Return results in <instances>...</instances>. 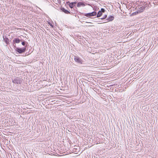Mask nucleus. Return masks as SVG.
Wrapping results in <instances>:
<instances>
[{
	"instance_id": "1",
	"label": "nucleus",
	"mask_w": 158,
	"mask_h": 158,
	"mask_svg": "<svg viewBox=\"0 0 158 158\" xmlns=\"http://www.w3.org/2000/svg\"><path fill=\"white\" fill-rule=\"evenodd\" d=\"M26 50V48H16L15 50L19 53H22L23 52H24Z\"/></svg>"
},
{
	"instance_id": "2",
	"label": "nucleus",
	"mask_w": 158,
	"mask_h": 158,
	"mask_svg": "<svg viewBox=\"0 0 158 158\" xmlns=\"http://www.w3.org/2000/svg\"><path fill=\"white\" fill-rule=\"evenodd\" d=\"M22 79H20L18 78L14 79L12 81L13 83L17 84H20L22 82Z\"/></svg>"
},
{
	"instance_id": "3",
	"label": "nucleus",
	"mask_w": 158,
	"mask_h": 158,
	"mask_svg": "<svg viewBox=\"0 0 158 158\" xmlns=\"http://www.w3.org/2000/svg\"><path fill=\"white\" fill-rule=\"evenodd\" d=\"M97 15V13L96 12L94 11L92 12L85 14L84 15L86 17H90L93 16H96Z\"/></svg>"
},
{
	"instance_id": "4",
	"label": "nucleus",
	"mask_w": 158,
	"mask_h": 158,
	"mask_svg": "<svg viewBox=\"0 0 158 158\" xmlns=\"http://www.w3.org/2000/svg\"><path fill=\"white\" fill-rule=\"evenodd\" d=\"M105 11V10L104 9L102 8L101 10L100 11H99L97 15V17H100L102 15V12H104Z\"/></svg>"
},
{
	"instance_id": "5",
	"label": "nucleus",
	"mask_w": 158,
	"mask_h": 158,
	"mask_svg": "<svg viewBox=\"0 0 158 158\" xmlns=\"http://www.w3.org/2000/svg\"><path fill=\"white\" fill-rule=\"evenodd\" d=\"M138 8L139 9L137 10V11L139 13L142 12L144 10V7L143 6H138Z\"/></svg>"
},
{
	"instance_id": "6",
	"label": "nucleus",
	"mask_w": 158,
	"mask_h": 158,
	"mask_svg": "<svg viewBox=\"0 0 158 158\" xmlns=\"http://www.w3.org/2000/svg\"><path fill=\"white\" fill-rule=\"evenodd\" d=\"M74 60L76 62L82 64V60L79 57L77 56H75L74 57Z\"/></svg>"
},
{
	"instance_id": "7",
	"label": "nucleus",
	"mask_w": 158,
	"mask_h": 158,
	"mask_svg": "<svg viewBox=\"0 0 158 158\" xmlns=\"http://www.w3.org/2000/svg\"><path fill=\"white\" fill-rule=\"evenodd\" d=\"M77 2H72L70 3L69 2H67V3L68 4L69 6V7L71 8H73L74 5L76 4Z\"/></svg>"
},
{
	"instance_id": "8",
	"label": "nucleus",
	"mask_w": 158,
	"mask_h": 158,
	"mask_svg": "<svg viewBox=\"0 0 158 158\" xmlns=\"http://www.w3.org/2000/svg\"><path fill=\"white\" fill-rule=\"evenodd\" d=\"M85 6V4L84 3L81 2H79L77 4V6L78 7H80L81 6Z\"/></svg>"
},
{
	"instance_id": "9",
	"label": "nucleus",
	"mask_w": 158,
	"mask_h": 158,
	"mask_svg": "<svg viewBox=\"0 0 158 158\" xmlns=\"http://www.w3.org/2000/svg\"><path fill=\"white\" fill-rule=\"evenodd\" d=\"M114 18L113 16H110L108 17L106 20L107 21L106 22L112 21Z\"/></svg>"
},
{
	"instance_id": "10",
	"label": "nucleus",
	"mask_w": 158,
	"mask_h": 158,
	"mask_svg": "<svg viewBox=\"0 0 158 158\" xmlns=\"http://www.w3.org/2000/svg\"><path fill=\"white\" fill-rule=\"evenodd\" d=\"M61 10L65 14H69L70 13L69 11H68L67 10H66L63 7H62L61 8Z\"/></svg>"
},
{
	"instance_id": "11",
	"label": "nucleus",
	"mask_w": 158,
	"mask_h": 158,
	"mask_svg": "<svg viewBox=\"0 0 158 158\" xmlns=\"http://www.w3.org/2000/svg\"><path fill=\"white\" fill-rule=\"evenodd\" d=\"M13 42L16 43H19L20 42V40L18 38L15 39L13 40Z\"/></svg>"
},
{
	"instance_id": "12",
	"label": "nucleus",
	"mask_w": 158,
	"mask_h": 158,
	"mask_svg": "<svg viewBox=\"0 0 158 158\" xmlns=\"http://www.w3.org/2000/svg\"><path fill=\"white\" fill-rule=\"evenodd\" d=\"M138 13H138V12L137 11L136 12H134V13H133L132 14V15H137V14H138Z\"/></svg>"
},
{
	"instance_id": "13",
	"label": "nucleus",
	"mask_w": 158,
	"mask_h": 158,
	"mask_svg": "<svg viewBox=\"0 0 158 158\" xmlns=\"http://www.w3.org/2000/svg\"><path fill=\"white\" fill-rule=\"evenodd\" d=\"M106 17H107V15H105L103 16V17L102 18H101V19H104Z\"/></svg>"
},
{
	"instance_id": "14",
	"label": "nucleus",
	"mask_w": 158,
	"mask_h": 158,
	"mask_svg": "<svg viewBox=\"0 0 158 158\" xmlns=\"http://www.w3.org/2000/svg\"><path fill=\"white\" fill-rule=\"evenodd\" d=\"M48 24L52 27H53V26L51 23H48Z\"/></svg>"
},
{
	"instance_id": "15",
	"label": "nucleus",
	"mask_w": 158,
	"mask_h": 158,
	"mask_svg": "<svg viewBox=\"0 0 158 158\" xmlns=\"http://www.w3.org/2000/svg\"><path fill=\"white\" fill-rule=\"evenodd\" d=\"M22 44L23 45H25V42H23L22 43Z\"/></svg>"
},
{
	"instance_id": "16",
	"label": "nucleus",
	"mask_w": 158,
	"mask_h": 158,
	"mask_svg": "<svg viewBox=\"0 0 158 158\" xmlns=\"http://www.w3.org/2000/svg\"><path fill=\"white\" fill-rule=\"evenodd\" d=\"M89 26L94 27V26L93 25H92Z\"/></svg>"
},
{
	"instance_id": "17",
	"label": "nucleus",
	"mask_w": 158,
	"mask_h": 158,
	"mask_svg": "<svg viewBox=\"0 0 158 158\" xmlns=\"http://www.w3.org/2000/svg\"><path fill=\"white\" fill-rule=\"evenodd\" d=\"M5 130H6V131H7V130H8L7 129H5Z\"/></svg>"
},
{
	"instance_id": "18",
	"label": "nucleus",
	"mask_w": 158,
	"mask_h": 158,
	"mask_svg": "<svg viewBox=\"0 0 158 158\" xmlns=\"http://www.w3.org/2000/svg\"><path fill=\"white\" fill-rule=\"evenodd\" d=\"M68 131H70L69 130H68Z\"/></svg>"
}]
</instances>
